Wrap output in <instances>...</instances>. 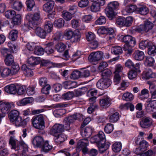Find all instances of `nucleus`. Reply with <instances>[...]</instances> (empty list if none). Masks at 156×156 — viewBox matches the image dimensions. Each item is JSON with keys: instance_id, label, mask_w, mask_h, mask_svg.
<instances>
[{"instance_id": "56", "label": "nucleus", "mask_w": 156, "mask_h": 156, "mask_svg": "<svg viewBox=\"0 0 156 156\" xmlns=\"http://www.w3.org/2000/svg\"><path fill=\"white\" fill-rule=\"evenodd\" d=\"M101 72L102 78H108V77L112 74L111 71L109 69H105Z\"/></svg>"}, {"instance_id": "49", "label": "nucleus", "mask_w": 156, "mask_h": 156, "mask_svg": "<svg viewBox=\"0 0 156 156\" xmlns=\"http://www.w3.org/2000/svg\"><path fill=\"white\" fill-rule=\"evenodd\" d=\"M68 117L69 120L72 121L73 122L75 120H81L82 118V115L79 113H76Z\"/></svg>"}, {"instance_id": "36", "label": "nucleus", "mask_w": 156, "mask_h": 156, "mask_svg": "<svg viewBox=\"0 0 156 156\" xmlns=\"http://www.w3.org/2000/svg\"><path fill=\"white\" fill-rule=\"evenodd\" d=\"M111 51L112 53L115 55H119L122 53V48L118 46L113 47L111 48Z\"/></svg>"}, {"instance_id": "57", "label": "nucleus", "mask_w": 156, "mask_h": 156, "mask_svg": "<svg viewBox=\"0 0 156 156\" xmlns=\"http://www.w3.org/2000/svg\"><path fill=\"white\" fill-rule=\"evenodd\" d=\"M114 129L113 126L111 123L107 124L105 126V131L107 133H111Z\"/></svg>"}, {"instance_id": "40", "label": "nucleus", "mask_w": 156, "mask_h": 156, "mask_svg": "<svg viewBox=\"0 0 156 156\" xmlns=\"http://www.w3.org/2000/svg\"><path fill=\"white\" fill-rule=\"evenodd\" d=\"M5 64L7 66L12 65L14 63V59L13 56L9 55L7 56L5 59Z\"/></svg>"}, {"instance_id": "59", "label": "nucleus", "mask_w": 156, "mask_h": 156, "mask_svg": "<svg viewBox=\"0 0 156 156\" xmlns=\"http://www.w3.org/2000/svg\"><path fill=\"white\" fill-rule=\"evenodd\" d=\"M72 14L68 12L63 11L62 14V16L66 21L70 20L72 17Z\"/></svg>"}, {"instance_id": "51", "label": "nucleus", "mask_w": 156, "mask_h": 156, "mask_svg": "<svg viewBox=\"0 0 156 156\" xmlns=\"http://www.w3.org/2000/svg\"><path fill=\"white\" fill-rule=\"evenodd\" d=\"M44 50L43 48L37 46L36 47L34 51V54L36 55H43L44 53Z\"/></svg>"}, {"instance_id": "63", "label": "nucleus", "mask_w": 156, "mask_h": 156, "mask_svg": "<svg viewBox=\"0 0 156 156\" xmlns=\"http://www.w3.org/2000/svg\"><path fill=\"white\" fill-rule=\"evenodd\" d=\"M145 76L147 79L153 78L155 76V73H153L151 69H149L146 73Z\"/></svg>"}, {"instance_id": "18", "label": "nucleus", "mask_w": 156, "mask_h": 156, "mask_svg": "<svg viewBox=\"0 0 156 156\" xmlns=\"http://www.w3.org/2000/svg\"><path fill=\"white\" fill-rule=\"evenodd\" d=\"M11 105L8 102L0 101V110L4 114L8 113L10 110Z\"/></svg>"}, {"instance_id": "48", "label": "nucleus", "mask_w": 156, "mask_h": 156, "mask_svg": "<svg viewBox=\"0 0 156 156\" xmlns=\"http://www.w3.org/2000/svg\"><path fill=\"white\" fill-rule=\"evenodd\" d=\"M8 45L12 52L13 53L16 52L18 48L16 44L13 43L12 41H10L8 43Z\"/></svg>"}, {"instance_id": "8", "label": "nucleus", "mask_w": 156, "mask_h": 156, "mask_svg": "<svg viewBox=\"0 0 156 156\" xmlns=\"http://www.w3.org/2000/svg\"><path fill=\"white\" fill-rule=\"evenodd\" d=\"M88 140L87 138L80 140L77 143L76 148L79 151L82 150L84 154L88 152L87 146L88 145Z\"/></svg>"}, {"instance_id": "14", "label": "nucleus", "mask_w": 156, "mask_h": 156, "mask_svg": "<svg viewBox=\"0 0 156 156\" xmlns=\"http://www.w3.org/2000/svg\"><path fill=\"white\" fill-rule=\"evenodd\" d=\"M100 106L104 108H107L111 104V100L108 96H104L99 101Z\"/></svg>"}, {"instance_id": "32", "label": "nucleus", "mask_w": 156, "mask_h": 156, "mask_svg": "<svg viewBox=\"0 0 156 156\" xmlns=\"http://www.w3.org/2000/svg\"><path fill=\"white\" fill-rule=\"evenodd\" d=\"M147 49V53L149 55H154L156 53V46L151 43L148 45Z\"/></svg>"}, {"instance_id": "25", "label": "nucleus", "mask_w": 156, "mask_h": 156, "mask_svg": "<svg viewBox=\"0 0 156 156\" xmlns=\"http://www.w3.org/2000/svg\"><path fill=\"white\" fill-rule=\"evenodd\" d=\"M144 56V52L139 50L135 51L133 55V58L136 60H142L143 59Z\"/></svg>"}, {"instance_id": "58", "label": "nucleus", "mask_w": 156, "mask_h": 156, "mask_svg": "<svg viewBox=\"0 0 156 156\" xmlns=\"http://www.w3.org/2000/svg\"><path fill=\"white\" fill-rule=\"evenodd\" d=\"M54 24L58 27H61L64 25V21L62 18L58 19L55 21Z\"/></svg>"}, {"instance_id": "44", "label": "nucleus", "mask_w": 156, "mask_h": 156, "mask_svg": "<svg viewBox=\"0 0 156 156\" xmlns=\"http://www.w3.org/2000/svg\"><path fill=\"white\" fill-rule=\"evenodd\" d=\"M32 101V99L30 98H25L20 101V103H17L18 105H25L30 104Z\"/></svg>"}, {"instance_id": "41", "label": "nucleus", "mask_w": 156, "mask_h": 156, "mask_svg": "<svg viewBox=\"0 0 156 156\" xmlns=\"http://www.w3.org/2000/svg\"><path fill=\"white\" fill-rule=\"evenodd\" d=\"M12 20L11 21L12 23L13 26L19 25L21 22V16L19 14L16 15L12 18Z\"/></svg>"}, {"instance_id": "15", "label": "nucleus", "mask_w": 156, "mask_h": 156, "mask_svg": "<svg viewBox=\"0 0 156 156\" xmlns=\"http://www.w3.org/2000/svg\"><path fill=\"white\" fill-rule=\"evenodd\" d=\"M14 121L12 122H14L15 125L17 126H25L27 123V122H28L29 120V118H27L24 119H23L21 116L18 117L15 119Z\"/></svg>"}, {"instance_id": "33", "label": "nucleus", "mask_w": 156, "mask_h": 156, "mask_svg": "<svg viewBox=\"0 0 156 156\" xmlns=\"http://www.w3.org/2000/svg\"><path fill=\"white\" fill-rule=\"evenodd\" d=\"M18 31L16 30H11L9 36V38L12 41H15L18 37Z\"/></svg>"}, {"instance_id": "31", "label": "nucleus", "mask_w": 156, "mask_h": 156, "mask_svg": "<svg viewBox=\"0 0 156 156\" xmlns=\"http://www.w3.org/2000/svg\"><path fill=\"white\" fill-rule=\"evenodd\" d=\"M149 96V91L146 89H143L139 95V98L141 100L147 99Z\"/></svg>"}, {"instance_id": "52", "label": "nucleus", "mask_w": 156, "mask_h": 156, "mask_svg": "<svg viewBox=\"0 0 156 156\" xmlns=\"http://www.w3.org/2000/svg\"><path fill=\"white\" fill-rule=\"evenodd\" d=\"M20 69L18 64L16 63H14L11 68V72L12 74H16L18 73Z\"/></svg>"}, {"instance_id": "20", "label": "nucleus", "mask_w": 156, "mask_h": 156, "mask_svg": "<svg viewBox=\"0 0 156 156\" xmlns=\"http://www.w3.org/2000/svg\"><path fill=\"white\" fill-rule=\"evenodd\" d=\"M54 5L55 2L54 1L48 2L43 5V10L46 12H49L53 9Z\"/></svg>"}, {"instance_id": "2", "label": "nucleus", "mask_w": 156, "mask_h": 156, "mask_svg": "<svg viewBox=\"0 0 156 156\" xmlns=\"http://www.w3.org/2000/svg\"><path fill=\"white\" fill-rule=\"evenodd\" d=\"M35 11L33 14H29L26 16L28 21V25L32 29L36 28L41 19L40 12L38 8H35Z\"/></svg>"}, {"instance_id": "29", "label": "nucleus", "mask_w": 156, "mask_h": 156, "mask_svg": "<svg viewBox=\"0 0 156 156\" xmlns=\"http://www.w3.org/2000/svg\"><path fill=\"white\" fill-rule=\"evenodd\" d=\"M149 12L148 9L146 6L141 5L137 8L136 12L142 15L147 14Z\"/></svg>"}, {"instance_id": "38", "label": "nucleus", "mask_w": 156, "mask_h": 156, "mask_svg": "<svg viewBox=\"0 0 156 156\" xmlns=\"http://www.w3.org/2000/svg\"><path fill=\"white\" fill-rule=\"evenodd\" d=\"M145 59L144 63L146 66H151L154 65V60L153 58L150 56H146Z\"/></svg>"}, {"instance_id": "42", "label": "nucleus", "mask_w": 156, "mask_h": 156, "mask_svg": "<svg viewBox=\"0 0 156 156\" xmlns=\"http://www.w3.org/2000/svg\"><path fill=\"white\" fill-rule=\"evenodd\" d=\"M23 6V4L21 2L15 1L12 5V7L13 9L19 11L21 9Z\"/></svg>"}, {"instance_id": "39", "label": "nucleus", "mask_w": 156, "mask_h": 156, "mask_svg": "<svg viewBox=\"0 0 156 156\" xmlns=\"http://www.w3.org/2000/svg\"><path fill=\"white\" fill-rule=\"evenodd\" d=\"M112 147L114 152H119L121 149L122 144L120 142H116L112 145Z\"/></svg>"}, {"instance_id": "34", "label": "nucleus", "mask_w": 156, "mask_h": 156, "mask_svg": "<svg viewBox=\"0 0 156 156\" xmlns=\"http://www.w3.org/2000/svg\"><path fill=\"white\" fill-rule=\"evenodd\" d=\"M41 147V150L45 152H48L52 149V146L49 145L48 141L44 142Z\"/></svg>"}, {"instance_id": "35", "label": "nucleus", "mask_w": 156, "mask_h": 156, "mask_svg": "<svg viewBox=\"0 0 156 156\" xmlns=\"http://www.w3.org/2000/svg\"><path fill=\"white\" fill-rule=\"evenodd\" d=\"M26 4L27 6V9L28 11H30L32 10L33 8L35 6V3L34 0H27L26 2Z\"/></svg>"}, {"instance_id": "10", "label": "nucleus", "mask_w": 156, "mask_h": 156, "mask_svg": "<svg viewBox=\"0 0 156 156\" xmlns=\"http://www.w3.org/2000/svg\"><path fill=\"white\" fill-rule=\"evenodd\" d=\"M111 84L110 80L108 78H102L98 82L97 86L101 89H104L108 87Z\"/></svg>"}, {"instance_id": "26", "label": "nucleus", "mask_w": 156, "mask_h": 156, "mask_svg": "<svg viewBox=\"0 0 156 156\" xmlns=\"http://www.w3.org/2000/svg\"><path fill=\"white\" fill-rule=\"evenodd\" d=\"M33 69V68H31L30 67H29L25 65H22L21 68L24 74L28 77H30L33 75V72L31 70Z\"/></svg>"}, {"instance_id": "19", "label": "nucleus", "mask_w": 156, "mask_h": 156, "mask_svg": "<svg viewBox=\"0 0 156 156\" xmlns=\"http://www.w3.org/2000/svg\"><path fill=\"white\" fill-rule=\"evenodd\" d=\"M114 110L113 109H111L109 111L110 113V115L109 118V121L111 122H116L119 118V114L117 112H114Z\"/></svg>"}, {"instance_id": "23", "label": "nucleus", "mask_w": 156, "mask_h": 156, "mask_svg": "<svg viewBox=\"0 0 156 156\" xmlns=\"http://www.w3.org/2000/svg\"><path fill=\"white\" fill-rule=\"evenodd\" d=\"M137 7L135 5H131L126 7L125 9L122 11V13L124 15H126L136 11V12Z\"/></svg>"}, {"instance_id": "45", "label": "nucleus", "mask_w": 156, "mask_h": 156, "mask_svg": "<svg viewBox=\"0 0 156 156\" xmlns=\"http://www.w3.org/2000/svg\"><path fill=\"white\" fill-rule=\"evenodd\" d=\"M72 37L71 39V42H78L80 40L81 35L79 32H75Z\"/></svg>"}, {"instance_id": "5", "label": "nucleus", "mask_w": 156, "mask_h": 156, "mask_svg": "<svg viewBox=\"0 0 156 156\" xmlns=\"http://www.w3.org/2000/svg\"><path fill=\"white\" fill-rule=\"evenodd\" d=\"M33 126L35 128L43 130L45 128V123L42 116H34L31 120Z\"/></svg>"}, {"instance_id": "13", "label": "nucleus", "mask_w": 156, "mask_h": 156, "mask_svg": "<svg viewBox=\"0 0 156 156\" xmlns=\"http://www.w3.org/2000/svg\"><path fill=\"white\" fill-rule=\"evenodd\" d=\"M40 61V59L39 57L31 56L27 59V65H26L29 67L32 68L38 64Z\"/></svg>"}, {"instance_id": "21", "label": "nucleus", "mask_w": 156, "mask_h": 156, "mask_svg": "<svg viewBox=\"0 0 156 156\" xmlns=\"http://www.w3.org/2000/svg\"><path fill=\"white\" fill-rule=\"evenodd\" d=\"M6 92L10 94H15L17 93V89L16 86L12 84L7 86L5 87Z\"/></svg>"}, {"instance_id": "46", "label": "nucleus", "mask_w": 156, "mask_h": 156, "mask_svg": "<svg viewBox=\"0 0 156 156\" xmlns=\"http://www.w3.org/2000/svg\"><path fill=\"white\" fill-rule=\"evenodd\" d=\"M53 25L51 21L46 22L44 28L45 30L48 33H50L52 29Z\"/></svg>"}, {"instance_id": "12", "label": "nucleus", "mask_w": 156, "mask_h": 156, "mask_svg": "<svg viewBox=\"0 0 156 156\" xmlns=\"http://www.w3.org/2000/svg\"><path fill=\"white\" fill-rule=\"evenodd\" d=\"M153 121L151 118L147 117H144L141 119L140 125L142 128H149L152 126Z\"/></svg>"}, {"instance_id": "54", "label": "nucleus", "mask_w": 156, "mask_h": 156, "mask_svg": "<svg viewBox=\"0 0 156 156\" xmlns=\"http://www.w3.org/2000/svg\"><path fill=\"white\" fill-rule=\"evenodd\" d=\"M5 17L11 19L16 15V13L14 10H8L5 12Z\"/></svg>"}, {"instance_id": "61", "label": "nucleus", "mask_w": 156, "mask_h": 156, "mask_svg": "<svg viewBox=\"0 0 156 156\" xmlns=\"http://www.w3.org/2000/svg\"><path fill=\"white\" fill-rule=\"evenodd\" d=\"M64 122L65 123V124L63 125L64 128H65L66 130H69L70 129V124L71 123L73 122L72 121L69 120L68 118L67 117L64 119Z\"/></svg>"}, {"instance_id": "28", "label": "nucleus", "mask_w": 156, "mask_h": 156, "mask_svg": "<svg viewBox=\"0 0 156 156\" xmlns=\"http://www.w3.org/2000/svg\"><path fill=\"white\" fill-rule=\"evenodd\" d=\"M54 43L53 42H50L45 44L46 46L45 48V50L46 53L50 54L54 52V50L53 48Z\"/></svg>"}, {"instance_id": "60", "label": "nucleus", "mask_w": 156, "mask_h": 156, "mask_svg": "<svg viewBox=\"0 0 156 156\" xmlns=\"http://www.w3.org/2000/svg\"><path fill=\"white\" fill-rule=\"evenodd\" d=\"M11 69L8 68L3 69L1 73V75L3 77H5L9 75L11 73Z\"/></svg>"}, {"instance_id": "27", "label": "nucleus", "mask_w": 156, "mask_h": 156, "mask_svg": "<svg viewBox=\"0 0 156 156\" xmlns=\"http://www.w3.org/2000/svg\"><path fill=\"white\" fill-rule=\"evenodd\" d=\"M19 112L16 110H12L9 114V117L11 122L14 121L15 119L19 117Z\"/></svg>"}, {"instance_id": "4", "label": "nucleus", "mask_w": 156, "mask_h": 156, "mask_svg": "<svg viewBox=\"0 0 156 156\" xmlns=\"http://www.w3.org/2000/svg\"><path fill=\"white\" fill-rule=\"evenodd\" d=\"M119 4L117 1H113L109 2L107 7L105 9V13L107 16L111 19L114 16V10L118 9Z\"/></svg>"}, {"instance_id": "16", "label": "nucleus", "mask_w": 156, "mask_h": 156, "mask_svg": "<svg viewBox=\"0 0 156 156\" xmlns=\"http://www.w3.org/2000/svg\"><path fill=\"white\" fill-rule=\"evenodd\" d=\"M145 105L147 109L152 112L156 111V101L148 99Z\"/></svg>"}, {"instance_id": "17", "label": "nucleus", "mask_w": 156, "mask_h": 156, "mask_svg": "<svg viewBox=\"0 0 156 156\" xmlns=\"http://www.w3.org/2000/svg\"><path fill=\"white\" fill-rule=\"evenodd\" d=\"M44 142V139L40 136H37L33 140L32 143L35 147H40L42 146Z\"/></svg>"}, {"instance_id": "9", "label": "nucleus", "mask_w": 156, "mask_h": 156, "mask_svg": "<svg viewBox=\"0 0 156 156\" xmlns=\"http://www.w3.org/2000/svg\"><path fill=\"white\" fill-rule=\"evenodd\" d=\"M64 129V126L62 124L55 123L51 129L49 133L51 135L55 136L58 133L63 132Z\"/></svg>"}, {"instance_id": "50", "label": "nucleus", "mask_w": 156, "mask_h": 156, "mask_svg": "<svg viewBox=\"0 0 156 156\" xmlns=\"http://www.w3.org/2000/svg\"><path fill=\"white\" fill-rule=\"evenodd\" d=\"M55 48L58 51L62 52L64 51L66 48V46L63 43L60 42L55 45Z\"/></svg>"}, {"instance_id": "43", "label": "nucleus", "mask_w": 156, "mask_h": 156, "mask_svg": "<svg viewBox=\"0 0 156 156\" xmlns=\"http://www.w3.org/2000/svg\"><path fill=\"white\" fill-rule=\"evenodd\" d=\"M123 100L127 101L132 100L134 98V95L129 92H126L124 93L122 96Z\"/></svg>"}, {"instance_id": "24", "label": "nucleus", "mask_w": 156, "mask_h": 156, "mask_svg": "<svg viewBox=\"0 0 156 156\" xmlns=\"http://www.w3.org/2000/svg\"><path fill=\"white\" fill-rule=\"evenodd\" d=\"M35 29V33L39 37L42 38H44L46 36V31L40 27H37Z\"/></svg>"}, {"instance_id": "6", "label": "nucleus", "mask_w": 156, "mask_h": 156, "mask_svg": "<svg viewBox=\"0 0 156 156\" xmlns=\"http://www.w3.org/2000/svg\"><path fill=\"white\" fill-rule=\"evenodd\" d=\"M136 44L135 39L132 36L128 41V43H126L124 45V50L126 51V55L129 56L133 52L132 47L134 46Z\"/></svg>"}, {"instance_id": "22", "label": "nucleus", "mask_w": 156, "mask_h": 156, "mask_svg": "<svg viewBox=\"0 0 156 156\" xmlns=\"http://www.w3.org/2000/svg\"><path fill=\"white\" fill-rule=\"evenodd\" d=\"M93 130L90 127H87L82 130V135L86 138L89 137L91 135Z\"/></svg>"}, {"instance_id": "1", "label": "nucleus", "mask_w": 156, "mask_h": 156, "mask_svg": "<svg viewBox=\"0 0 156 156\" xmlns=\"http://www.w3.org/2000/svg\"><path fill=\"white\" fill-rule=\"evenodd\" d=\"M105 137L104 133L100 131L97 135L91 137L90 142L92 143H96L99 148V152L102 153L107 150L109 147L110 143L105 142Z\"/></svg>"}, {"instance_id": "37", "label": "nucleus", "mask_w": 156, "mask_h": 156, "mask_svg": "<svg viewBox=\"0 0 156 156\" xmlns=\"http://www.w3.org/2000/svg\"><path fill=\"white\" fill-rule=\"evenodd\" d=\"M144 31L145 32H147L152 29L154 25L152 22L147 20L144 21Z\"/></svg>"}, {"instance_id": "55", "label": "nucleus", "mask_w": 156, "mask_h": 156, "mask_svg": "<svg viewBox=\"0 0 156 156\" xmlns=\"http://www.w3.org/2000/svg\"><path fill=\"white\" fill-rule=\"evenodd\" d=\"M133 18L131 16H129L126 19L124 18V27H126L130 26L133 22Z\"/></svg>"}, {"instance_id": "53", "label": "nucleus", "mask_w": 156, "mask_h": 156, "mask_svg": "<svg viewBox=\"0 0 156 156\" xmlns=\"http://www.w3.org/2000/svg\"><path fill=\"white\" fill-rule=\"evenodd\" d=\"M74 96V94L72 92H68L63 94L62 96V98L66 100H70L73 98Z\"/></svg>"}, {"instance_id": "30", "label": "nucleus", "mask_w": 156, "mask_h": 156, "mask_svg": "<svg viewBox=\"0 0 156 156\" xmlns=\"http://www.w3.org/2000/svg\"><path fill=\"white\" fill-rule=\"evenodd\" d=\"M55 136V142L58 143L64 142L66 139L67 136L64 133H60L58 136Z\"/></svg>"}, {"instance_id": "3", "label": "nucleus", "mask_w": 156, "mask_h": 156, "mask_svg": "<svg viewBox=\"0 0 156 156\" xmlns=\"http://www.w3.org/2000/svg\"><path fill=\"white\" fill-rule=\"evenodd\" d=\"M9 144L11 145L12 148L15 151H27L28 146L23 141L18 142L13 137H11L9 141Z\"/></svg>"}, {"instance_id": "47", "label": "nucleus", "mask_w": 156, "mask_h": 156, "mask_svg": "<svg viewBox=\"0 0 156 156\" xmlns=\"http://www.w3.org/2000/svg\"><path fill=\"white\" fill-rule=\"evenodd\" d=\"M75 32L71 29H67L64 32V36L67 37L68 39H70L73 36Z\"/></svg>"}, {"instance_id": "11", "label": "nucleus", "mask_w": 156, "mask_h": 156, "mask_svg": "<svg viewBox=\"0 0 156 156\" xmlns=\"http://www.w3.org/2000/svg\"><path fill=\"white\" fill-rule=\"evenodd\" d=\"M105 0H97L94 2L90 6L92 12H97L100 11L101 7L103 6L105 4Z\"/></svg>"}, {"instance_id": "7", "label": "nucleus", "mask_w": 156, "mask_h": 156, "mask_svg": "<svg viewBox=\"0 0 156 156\" xmlns=\"http://www.w3.org/2000/svg\"><path fill=\"white\" fill-rule=\"evenodd\" d=\"M103 53L101 51L92 52L88 57L89 61L93 64H95L103 57Z\"/></svg>"}, {"instance_id": "64", "label": "nucleus", "mask_w": 156, "mask_h": 156, "mask_svg": "<svg viewBox=\"0 0 156 156\" xmlns=\"http://www.w3.org/2000/svg\"><path fill=\"white\" fill-rule=\"evenodd\" d=\"M81 76V73L78 70L73 71L71 74V77L73 79L79 78Z\"/></svg>"}, {"instance_id": "62", "label": "nucleus", "mask_w": 156, "mask_h": 156, "mask_svg": "<svg viewBox=\"0 0 156 156\" xmlns=\"http://www.w3.org/2000/svg\"><path fill=\"white\" fill-rule=\"evenodd\" d=\"M39 85L42 87L49 85L48 84V80L45 77H41L39 80Z\"/></svg>"}]
</instances>
